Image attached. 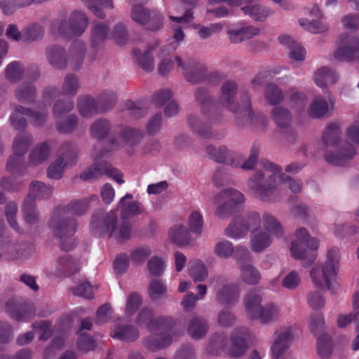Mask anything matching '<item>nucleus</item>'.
I'll return each mask as SVG.
<instances>
[{"label": "nucleus", "instance_id": "obj_1", "mask_svg": "<svg viewBox=\"0 0 359 359\" xmlns=\"http://www.w3.org/2000/svg\"><path fill=\"white\" fill-rule=\"evenodd\" d=\"M302 185V180L283 173L281 168L272 163H265L263 169L256 172L248 181L249 193L266 203H276L282 199V186L287 187L296 194L301 191Z\"/></svg>", "mask_w": 359, "mask_h": 359}, {"label": "nucleus", "instance_id": "obj_2", "mask_svg": "<svg viewBox=\"0 0 359 359\" xmlns=\"http://www.w3.org/2000/svg\"><path fill=\"white\" fill-rule=\"evenodd\" d=\"M237 89L238 86L235 81L229 80L224 82L221 87L219 104L235 114L236 124L240 127L248 124L265 123L266 118L252 109L250 97L248 93L241 95L239 102L236 100Z\"/></svg>", "mask_w": 359, "mask_h": 359}, {"label": "nucleus", "instance_id": "obj_3", "mask_svg": "<svg viewBox=\"0 0 359 359\" xmlns=\"http://www.w3.org/2000/svg\"><path fill=\"white\" fill-rule=\"evenodd\" d=\"M88 203L86 200L74 202L67 206L58 207L53 213L48 226L52 233L61 240L64 250L74 248V245L68 246L65 243L66 239L72 237L76 231L77 225L72 216L85 213L88 210Z\"/></svg>", "mask_w": 359, "mask_h": 359}, {"label": "nucleus", "instance_id": "obj_4", "mask_svg": "<svg viewBox=\"0 0 359 359\" xmlns=\"http://www.w3.org/2000/svg\"><path fill=\"white\" fill-rule=\"evenodd\" d=\"M90 231L95 236H102L109 233L118 242L128 240L131 237V225L128 222H123L117 225L116 210L105 212L99 210L95 212L90 222Z\"/></svg>", "mask_w": 359, "mask_h": 359}, {"label": "nucleus", "instance_id": "obj_5", "mask_svg": "<svg viewBox=\"0 0 359 359\" xmlns=\"http://www.w3.org/2000/svg\"><path fill=\"white\" fill-rule=\"evenodd\" d=\"M172 51L170 50L168 46H161L159 41H154L147 45L144 52L135 48L133 53L138 65L147 72L154 70V57H156L159 60L157 67L158 72L165 76L172 70L174 62L176 63L175 58L172 59L170 55Z\"/></svg>", "mask_w": 359, "mask_h": 359}, {"label": "nucleus", "instance_id": "obj_6", "mask_svg": "<svg viewBox=\"0 0 359 359\" xmlns=\"http://www.w3.org/2000/svg\"><path fill=\"white\" fill-rule=\"evenodd\" d=\"M339 129L338 123L328 124L322 141L325 147L330 149L325 156V160L334 165H344L355 156L356 151L353 146L339 140Z\"/></svg>", "mask_w": 359, "mask_h": 359}, {"label": "nucleus", "instance_id": "obj_7", "mask_svg": "<svg viewBox=\"0 0 359 359\" xmlns=\"http://www.w3.org/2000/svg\"><path fill=\"white\" fill-rule=\"evenodd\" d=\"M340 262L339 248L332 247L327 250L324 263L315 266L310 272L312 282L320 288L325 287L333 292L337 284L333 280L337 275Z\"/></svg>", "mask_w": 359, "mask_h": 359}, {"label": "nucleus", "instance_id": "obj_8", "mask_svg": "<svg viewBox=\"0 0 359 359\" xmlns=\"http://www.w3.org/2000/svg\"><path fill=\"white\" fill-rule=\"evenodd\" d=\"M248 329L245 327L236 328L231 337V343L227 345V339L221 334L215 335L207 348L209 353H215L219 349H224L232 357L241 356L248 348L245 338L249 335Z\"/></svg>", "mask_w": 359, "mask_h": 359}, {"label": "nucleus", "instance_id": "obj_9", "mask_svg": "<svg viewBox=\"0 0 359 359\" xmlns=\"http://www.w3.org/2000/svg\"><path fill=\"white\" fill-rule=\"evenodd\" d=\"M104 151L101 149L100 143L94 146L93 150L91 152V157L95 161L94 164L83 170L80 178L83 180H91L97 178L102 175H106L109 177L114 180L119 184L123 183L122 175L118 170L113 168L110 163L106 161H100L99 159L104 155Z\"/></svg>", "mask_w": 359, "mask_h": 359}, {"label": "nucleus", "instance_id": "obj_10", "mask_svg": "<svg viewBox=\"0 0 359 359\" xmlns=\"http://www.w3.org/2000/svg\"><path fill=\"white\" fill-rule=\"evenodd\" d=\"M244 195L233 188L224 189L212 198V203L217 205L215 211L216 217L220 219L229 217L236 212L238 206L245 201Z\"/></svg>", "mask_w": 359, "mask_h": 359}, {"label": "nucleus", "instance_id": "obj_11", "mask_svg": "<svg viewBox=\"0 0 359 359\" xmlns=\"http://www.w3.org/2000/svg\"><path fill=\"white\" fill-rule=\"evenodd\" d=\"M12 109L13 111L9 117L10 123L14 129L18 130H24L27 126V120L23 115L28 116L32 123L38 127L43 126L48 117V110L44 107L32 109L22 105L13 104Z\"/></svg>", "mask_w": 359, "mask_h": 359}, {"label": "nucleus", "instance_id": "obj_12", "mask_svg": "<svg viewBox=\"0 0 359 359\" xmlns=\"http://www.w3.org/2000/svg\"><path fill=\"white\" fill-rule=\"evenodd\" d=\"M210 285L215 294L216 301L222 305L234 304L240 296V286L238 284L229 283L224 276H217L210 280Z\"/></svg>", "mask_w": 359, "mask_h": 359}, {"label": "nucleus", "instance_id": "obj_13", "mask_svg": "<svg viewBox=\"0 0 359 359\" xmlns=\"http://www.w3.org/2000/svg\"><path fill=\"white\" fill-rule=\"evenodd\" d=\"M88 25V18L85 13L79 11L72 12L68 20L60 19L52 25V30L55 33L64 34L69 30L73 34L81 35Z\"/></svg>", "mask_w": 359, "mask_h": 359}, {"label": "nucleus", "instance_id": "obj_14", "mask_svg": "<svg viewBox=\"0 0 359 359\" xmlns=\"http://www.w3.org/2000/svg\"><path fill=\"white\" fill-rule=\"evenodd\" d=\"M130 18L136 23L146 26L150 31H158L163 25V15L156 10L150 11L140 4L133 6Z\"/></svg>", "mask_w": 359, "mask_h": 359}, {"label": "nucleus", "instance_id": "obj_15", "mask_svg": "<svg viewBox=\"0 0 359 359\" xmlns=\"http://www.w3.org/2000/svg\"><path fill=\"white\" fill-rule=\"evenodd\" d=\"M273 341L271 351L274 359H293L291 355L286 353L293 341V332L291 326L278 328L273 334Z\"/></svg>", "mask_w": 359, "mask_h": 359}, {"label": "nucleus", "instance_id": "obj_16", "mask_svg": "<svg viewBox=\"0 0 359 359\" xmlns=\"http://www.w3.org/2000/svg\"><path fill=\"white\" fill-rule=\"evenodd\" d=\"M334 56L340 61H359V36L341 34L337 41Z\"/></svg>", "mask_w": 359, "mask_h": 359}, {"label": "nucleus", "instance_id": "obj_17", "mask_svg": "<svg viewBox=\"0 0 359 359\" xmlns=\"http://www.w3.org/2000/svg\"><path fill=\"white\" fill-rule=\"evenodd\" d=\"M169 18L172 22L171 36L169 43L161 46H168L170 50H175L185 39L184 29L188 27V23L193 19V12L191 10H188L183 16L170 15Z\"/></svg>", "mask_w": 359, "mask_h": 359}, {"label": "nucleus", "instance_id": "obj_18", "mask_svg": "<svg viewBox=\"0 0 359 359\" xmlns=\"http://www.w3.org/2000/svg\"><path fill=\"white\" fill-rule=\"evenodd\" d=\"M205 150L210 157L219 163L240 168V165L243 161L242 154L229 149L226 146L215 147L209 145Z\"/></svg>", "mask_w": 359, "mask_h": 359}, {"label": "nucleus", "instance_id": "obj_19", "mask_svg": "<svg viewBox=\"0 0 359 359\" xmlns=\"http://www.w3.org/2000/svg\"><path fill=\"white\" fill-rule=\"evenodd\" d=\"M178 67L181 69L187 81L193 84L201 82L205 78L207 69L205 65L191 60H183L180 56H175Z\"/></svg>", "mask_w": 359, "mask_h": 359}, {"label": "nucleus", "instance_id": "obj_20", "mask_svg": "<svg viewBox=\"0 0 359 359\" xmlns=\"http://www.w3.org/2000/svg\"><path fill=\"white\" fill-rule=\"evenodd\" d=\"M173 325V320L170 325L166 323L157 326L155 331H159V333L155 337H147L144 341V346L151 351H156L164 348L169 346L172 339L171 334V328Z\"/></svg>", "mask_w": 359, "mask_h": 359}, {"label": "nucleus", "instance_id": "obj_21", "mask_svg": "<svg viewBox=\"0 0 359 359\" xmlns=\"http://www.w3.org/2000/svg\"><path fill=\"white\" fill-rule=\"evenodd\" d=\"M110 35L109 25L105 22L94 21L90 29V47L94 53L101 52Z\"/></svg>", "mask_w": 359, "mask_h": 359}, {"label": "nucleus", "instance_id": "obj_22", "mask_svg": "<svg viewBox=\"0 0 359 359\" xmlns=\"http://www.w3.org/2000/svg\"><path fill=\"white\" fill-rule=\"evenodd\" d=\"M0 311L8 313L17 320H28L33 316L32 310L20 306L15 298L0 300Z\"/></svg>", "mask_w": 359, "mask_h": 359}, {"label": "nucleus", "instance_id": "obj_23", "mask_svg": "<svg viewBox=\"0 0 359 359\" xmlns=\"http://www.w3.org/2000/svg\"><path fill=\"white\" fill-rule=\"evenodd\" d=\"M133 198L132 194H126L119 200L116 208L121 210V219L130 218L144 212L142 205L137 201H133Z\"/></svg>", "mask_w": 359, "mask_h": 359}, {"label": "nucleus", "instance_id": "obj_24", "mask_svg": "<svg viewBox=\"0 0 359 359\" xmlns=\"http://www.w3.org/2000/svg\"><path fill=\"white\" fill-rule=\"evenodd\" d=\"M137 323L139 325H144L149 331L154 332L157 326H161V323L168 326L172 323V318L169 317H159L154 318L153 312L148 308L142 309L138 313Z\"/></svg>", "mask_w": 359, "mask_h": 359}, {"label": "nucleus", "instance_id": "obj_25", "mask_svg": "<svg viewBox=\"0 0 359 359\" xmlns=\"http://www.w3.org/2000/svg\"><path fill=\"white\" fill-rule=\"evenodd\" d=\"M280 43L287 48L289 57L294 61H303L306 56L305 48L298 42L287 35L280 36Z\"/></svg>", "mask_w": 359, "mask_h": 359}, {"label": "nucleus", "instance_id": "obj_26", "mask_svg": "<svg viewBox=\"0 0 359 359\" xmlns=\"http://www.w3.org/2000/svg\"><path fill=\"white\" fill-rule=\"evenodd\" d=\"M13 95L18 102L29 104L35 101L37 90L32 83L23 82L15 87Z\"/></svg>", "mask_w": 359, "mask_h": 359}, {"label": "nucleus", "instance_id": "obj_27", "mask_svg": "<svg viewBox=\"0 0 359 359\" xmlns=\"http://www.w3.org/2000/svg\"><path fill=\"white\" fill-rule=\"evenodd\" d=\"M306 244L291 241L290 252L291 256L302 261V265L307 267L312 264L316 259V254L306 248Z\"/></svg>", "mask_w": 359, "mask_h": 359}, {"label": "nucleus", "instance_id": "obj_28", "mask_svg": "<svg viewBox=\"0 0 359 359\" xmlns=\"http://www.w3.org/2000/svg\"><path fill=\"white\" fill-rule=\"evenodd\" d=\"M259 33V29L255 26L242 24L240 27L231 29L227 34L230 41L233 43H241L250 39Z\"/></svg>", "mask_w": 359, "mask_h": 359}, {"label": "nucleus", "instance_id": "obj_29", "mask_svg": "<svg viewBox=\"0 0 359 359\" xmlns=\"http://www.w3.org/2000/svg\"><path fill=\"white\" fill-rule=\"evenodd\" d=\"M263 231L269 233L273 238H280L285 235V229L280 222L273 215L265 212L262 215Z\"/></svg>", "mask_w": 359, "mask_h": 359}, {"label": "nucleus", "instance_id": "obj_30", "mask_svg": "<svg viewBox=\"0 0 359 359\" xmlns=\"http://www.w3.org/2000/svg\"><path fill=\"white\" fill-rule=\"evenodd\" d=\"M78 262L69 255L59 257L55 264L54 274L62 278L73 274L79 269Z\"/></svg>", "mask_w": 359, "mask_h": 359}, {"label": "nucleus", "instance_id": "obj_31", "mask_svg": "<svg viewBox=\"0 0 359 359\" xmlns=\"http://www.w3.org/2000/svg\"><path fill=\"white\" fill-rule=\"evenodd\" d=\"M50 156V147L47 142L36 144L29 154L28 163L36 166L46 161Z\"/></svg>", "mask_w": 359, "mask_h": 359}, {"label": "nucleus", "instance_id": "obj_32", "mask_svg": "<svg viewBox=\"0 0 359 359\" xmlns=\"http://www.w3.org/2000/svg\"><path fill=\"white\" fill-rule=\"evenodd\" d=\"M33 143L34 139L29 133L27 131L20 132L13 138L12 142L13 153L15 156H24Z\"/></svg>", "mask_w": 359, "mask_h": 359}, {"label": "nucleus", "instance_id": "obj_33", "mask_svg": "<svg viewBox=\"0 0 359 359\" xmlns=\"http://www.w3.org/2000/svg\"><path fill=\"white\" fill-rule=\"evenodd\" d=\"M272 236L259 229L252 233L250 238V249L255 252H262L273 243Z\"/></svg>", "mask_w": 359, "mask_h": 359}, {"label": "nucleus", "instance_id": "obj_34", "mask_svg": "<svg viewBox=\"0 0 359 359\" xmlns=\"http://www.w3.org/2000/svg\"><path fill=\"white\" fill-rule=\"evenodd\" d=\"M262 301V296L257 291L252 290L246 294L244 299V305L246 314L249 318L255 319L263 306Z\"/></svg>", "mask_w": 359, "mask_h": 359}, {"label": "nucleus", "instance_id": "obj_35", "mask_svg": "<svg viewBox=\"0 0 359 359\" xmlns=\"http://www.w3.org/2000/svg\"><path fill=\"white\" fill-rule=\"evenodd\" d=\"M190 231L182 223L173 224L168 231V237L171 242L180 245H186L191 241Z\"/></svg>", "mask_w": 359, "mask_h": 359}, {"label": "nucleus", "instance_id": "obj_36", "mask_svg": "<svg viewBox=\"0 0 359 359\" xmlns=\"http://www.w3.org/2000/svg\"><path fill=\"white\" fill-rule=\"evenodd\" d=\"M77 108L79 114L86 118H89L98 113L100 107L97 101L90 95H82L78 97Z\"/></svg>", "mask_w": 359, "mask_h": 359}, {"label": "nucleus", "instance_id": "obj_37", "mask_svg": "<svg viewBox=\"0 0 359 359\" xmlns=\"http://www.w3.org/2000/svg\"><path fill=\"white\" fill-rule=\"evenodd\" d=\"M46 57L50 65L56 69H64L67 65L65 50L61 46L49 47L46 51Z\"/></svg>", "mask_w": 359, "mask_h": 359}, {"label": "nucleus", "instance_id": "obj_38", "mask_svg": "<svg viewBox=\"0 0 359 359\" xmlns=\"http://www.w3.org/2000/svg\"><path fill=\"white\" fill-rule=\"evenodd\" d=\"M53 187L50 185L46 184L40 181H33L30 183L29 187V193L27 197L34 199H48L50 198L53 194Z\"/></svg>", "mask_w": 359, "mask_h": 359}, {"label": "nucleus", "instance_id": "obj_39", "mask_svg": "<svg viewBox=\"0 0 359 359\" xmlns=\"http://www.w3.org/2000/svg\"><path fill=\"white\" fill-rule=\"evenodd\" d=\"M281 316L280 307L273 303H269L262 306L255 319L262 324H270L277 321Z\"/></svg>", "mask_w": 359, "mask_h": 359}, {"label": "nucleus", "instance_id": "obj_40", "mask_svg": "<svg viewBox=\"0 0 359 359\" xmlns=\"http://www.w3.org/2000/svg\"><path fill=\"white\" fill-rule=\"evenodd\" d=\"M314 81L320 88H324L328 84H334L339 80L338 74L327 67L319 68L314 74Z\"/></svg>", "mask_w": 359, "mask_h": 359}, {"label": "nucleus", "instance_id": "obj_41", "mask_svg": "<svg viewBox=\"0 0 359 359\" xmlns=\"http://www.w3.org/2000/svg\"><path fill=\"white\" fill-rule=\"evenodd\" d=\"M23 218L28 224H36L40 220V215L34 199L26 197L22 205Z\"/></svg>", "mask_w": 359, "mask_h": 359}, {"label": "nucleus", "instance_id": "obj_42", "mask_svg": "<svg viewBox=\"0 0 359 359\" xmlns=\"http://www.w3.org/2000/svg\"><path fill=\"white\" fill-rule=\"evenodd\" d=\"M81 2L97 18L101 19L106 17L104 9L114 8L113 0H81Z\"/></svg>", "mask_w": 359, "mask_h": 359}, {"label": "nucleus", "instance_id": "obj_43", "mask_svg": "<svg viewBox=\"0 0 359 359\" xmlns=\"http://www.w3.org/2000/svg\"><path fill=\"white\" fill-rule=\"evenodd\" d=\"M86 54V47L81 41H74L69 48V61L72 69L80 67Z\"/></svg>", "mask_w": 359, "mask_h": 359}, {"label": "nucleus", "instance_id": "obj_44", "mask_svg": "<svg viewBox=\"0 0 359 359\" xmlns=\"http://www.w3.org/2000/svg\"><path fill=\"white\" fill-rule=\"evenodd\" d=\"M329 111L327 101L322 96H316L311 102L308 109V115L313 118H319L325 116Z\"/></svg>", "mask_w": 359, "mask_h": 359}, {"label": "nucleus", "instance_id": "obj_45", "mask_svg": "<svg viewBox=\"0 0 359 359\" xmlns=\"http://www.w3.org/2000/svg\"><path fill=\"white\" fill-rule=\"evenodd\" d=\"M187 225L189 231L197 236L202 235L204 227V218L199 210H194L187 216Z\"/></svg>", "mask_w": 359, "mask_h": 359}, {"label": "nucleus", "instance_id": "obj_46", "mask_svg": "<svg viewBox=\"0 0 359 359\" xmlns=\"http://www.w3.org/2000/svg\"><path fill=\"white\" fill-rule=\"evenodd\" d=\"M240 278L245 284L255 285L259 283L262 276L255 266L250 264H244L240 266Z\"/></svg>", "mask_w": 359, "mask_h": 359}, {"label": "nucleus", "instance_id": "obj_47", "mask_svg": "<svg viewBox=\"0 0 359 359\" xmlns=\"http://www.w3.org/2000/svg\"><path fill=\"white\" fill-rule=\"evenodd\" d=\"M188 271L194 281L203 282L208 277V269L200 259L190 261L188 264Z\"/></svg>", "mask_w": 359, "mask_h": 359}, {"label": "nucleus", "instance_id": "obj_48", "mask_svg": "<svg viewBox=\"0 0 359 359\" xmlns=\"http://www.w3.org/2000/svg\"><path fill=\"white\" fill-rule=\"evenodd\" d=\"M5 78L11 83H15L24 78L25 68L18 61H14L8 64L4 70Z\"/></svg>", "mask_w": 359, "mask_h": 359}, {"label": "nucleus", "instance_id": "obj_49", "mask_svg": "<svg viewBox=\"0 0 359 359\" xmlns=\"http://www.w3.org/2000/svg\"><path fill=\"white\" fill-rule=\"evenodd\" d=\"M245 15H248L255 20L264 21L270 15L272 14L271 10L260 4L252 6H245L241 8Z\"/></svg>", "mask_w": 359, "mask_h": 359}, {"label": "nucleus", "instance_id": "obj_50", "mask_svg": "<svg viewBox=\"0 0 359 359\" xmlns=\"http://www.w3.org/2000/svg\"><path fill=\"white\" fill-rule=\"evenodd\" d=\"M208 325L201 317H194L188 324V332L194 339H201L207 332Z\"/></svg>", "mask_w": 359, "mask_h": 359}, {"label": "nucleus", "instance_id": "obj_51", "mask_svg": "<svg viewBox=\"0 0 359 359\" xmlns=\"http://www.w3.org/2000/svg\"><path fill=\"white\" fill-rule=\"evenodd\" d=\"M241 217H237L232 220L224 230V234L233 239L244 238L248 234Z\"/></svg>", "mask_w": 359, "mask_h": 359}, {"label": "nucleus", "instance_id": "obj_52", "mask_svg": "<svg viewBox=\"0 0 359 359\" xmlns=\"http://www.w3.org/2000/svg\"><path fill=\"white\" fill-rule=\"evenodd\" d=\"M44 34L43 27L38 23L31 24L22 29V41L31 43L42 39Z\"/></svg>", "mask_w": 359, "mask_h": 359}, {"label": "nucleus", "instance_id": "obj_53", "mask_svg": "<svg viewBox=\"0 0 359 359\" xmlns=\"http://www.w3.org/2000/svg\"><path fill=\"white\" fill-rule=\"evenodd\" d=\"M271 116L280 128H287L291 124L292 114L286 108L282 107L273 108L271 111Z\"/></svg>", "mask_w": 359, "mask_h": 359}, {"label": "nucleus", "instance_id": "obj_54", "mask_svg": "<svg viewBox=\"0 0 359 359\" xmlns=\"http://www.w3.org/2000/svg\"><path fill=\"white\" fill-rule=\"evenodd\" d=\"M292 241L305 243L306 247L312 250H315L318 248L319 241L316 238L311 236L306 228H298L293 236Z\"/></svg>", "mask_w": 359, "mask_h": 359}, {"label": "nucleus", "instance_id": "obj_55", "mask_svg": "<svg viewBox=\"0 0 359 359\" xmlns=\"http://www.w3.org/2000/svg\"><path fill=\"white\" fill-rule=\"evenodd\" d=\"M111 336L123 341H133L138 337L139 332L133 326H116L112 330Z\"/></svg>", "mask_w": 359, "mask_h": 359}, {"label": "nucleus", "instance_id": "obj_56", "mask_svg": "<svg viewBox=\"0 0 359 359\" xmlns=\"http://www.w3.org/2000/svg\"><path fill=\"white\" fill-rule=\"evenodd\" d=\"M189 123L193 130L196 132L201 137L205 138L217 137L215 134L212 133L210 124L202 122L198 117L190 116L189 117Z\"/></svg>", "mask_w": 359, "mask_h": 359}, {"label": "nucleus", "instance_id": "obj_57", "mask_svg": "<svg viewBox=\"0 0 359 359\" xmlns=\"http://www.w3.org/2000/svg\"><path fill=\"white\" fill-rule=\"evenodd\" d=\"M264 98L270 105H276L284 100L283 90L274 83H268L265 88Z\"/></svg>", "mask_w": 359, "mask_h": 359}, {"label": "nucleus", "instance_id": "obj_58", "mask_svg": "<svg viewBox=\"0 0 359 359\" xmlns=\"http://www.w3.org/2000/svg\"><path fill=\"white\" fill-rule=\"evenodd\" d=\"M111 130V124L107 119L99 118L90 126V133L92 137L97 140H103Z\"/></svg>", "mask_w": 359, "mask_h": 359}, {"label": "nucleus", "instance_id": "obj_59", "mask_svg": "<svg viewBox=\"0 0 359 359\" xmlns=\"http://www.w3.org/2000/svg\"><path fill=\"white\" fill-rule=\"evenodd\" d=\"M100 111L105 112L111 109L116 102L115 93L111 90H104L100 93L97 98Z\"/></svg>", "mask_w": 359, "mask_h": 359}, {"label": "nucleus", "instance_id": "obj_60", "mask_svg": "<svg viewBox=\"0 0 359 359\" xmlns=\"http://www.w3.org/2000/svg\"><path fill=\"white\" fill-rule=\"evenodd\" d=\"M299 23L304 29L313 34L325 33L329 29L328 25L320 20H310L307 18H301L299 20Z\"/></svg>", "mask_w": 359, "mask_h": 359}, {"label": "nucleus", "instance_id": "obj_61", "mask_svg": "<svg viewBox=\"0 0 359 359\" xmlns=\"http://www.w3.org/2000/svg\"><path fill=\"white\" fill-rule=\"evenodd\" d=\"M79 88L78 78L74 74H67L61 87V93L64 95H74Z\"/></svg>", "mask_w": 359, "mask_h": 359}, {"label": "nucleus", "instance_id": "obj_62", "mask_svg": "<svg viewBox=\"0 0 359 359\" xmlns=\"http://www.w3.org/2000/svg\"><path fill=\"white\" fill-rule=\"evenodd\" d=\"M142 137V133L131 127H124L121 133L120 139L123 144L134 145L139 142Z\"/></svg>", "mask_w": 359, "mask_h": 359}, {"label": "nucleus", "instance_id": "obj_63", "mask_svg": "<svg viewBox=\"0 0 359 359\" xmlns=\"http://www.w3.org/2000/svg\"><path fill=\"white\" fill-rule=\"evenodd\" d=\"M317 353L321 358H328L332 353V343L330 337L325 334H321L317 341Z\"/></svg>", "mask_w": 359, "mask_h": 359}, {"label": "nucleus", "instance_id": "obj_64", "mask_svg": "<svg viewBox=\"0 0 359 359\" xmlns=\"http://www.w3.org/2000/svg\"><path fill=\"white\" fill-rule=\"evenodd\" d=\"M214 252L219 258L228 259L233 255L234 247L231 242L222 239L215 243Z\"/></svg>", "mask_w": 359, "mask_h": 359}]
</instances>
